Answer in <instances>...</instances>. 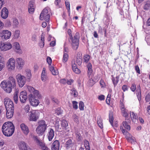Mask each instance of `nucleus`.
I'll return each mask as SVG.
<instances>
[{
    "label": "nucleus",
    "mask_w": 150,
    "mask_h": 150,
    "mask_svg": "<svg viewBox=\"0 0 150 150\" xmlns=\"http://www.w3.org/2000/svg\"><path fill=\"white\" fill-rule=\"evenodd\" d=\"M112 80L114 84L115 85L117 84L118 81H119L118 78L117 77L116 78H113L112 79Z\"/></svg>",
    "instance_id": "53"
},
{
    "label": "nucleus",
    "mask_w": 150,
    "mask_h": 150,
    "mask_svg": "<svg viewBox=\"0 0 150 150\" xmlns=\"http://www.w3.org/2000/svg\"><path fill=\"white\" fill-rule=\"evenodd\" d=\"M71 91V94L73 95L75 97H76L77 96L78 93L74 88L72 89Z\"/></svg>",
    "instance_id": "49"
},
{
    "label": "nucleus",
    "mask_w": 150,
    "mask_h": 150,
    "mask_svg": "<svg viewBox=\"0 0 150 150\" xmlns=\"http://www.w3.org/2000/svg\"><path fill=\"white\" fill-rule=\"evenodd\" d=\"M50 12L49 9L45 8L42 11L40 16V19L41 20H45L47 22L50 19Z\"/></svg>",
    "instance_id": "3"
},
{
    "label": "nucleus",
    "mask_w": 150,
    "mask_h": 150,
    "mask_svg": "<svg viewBox=\"0 0 150 150\" xmlns=\"http://www.w3.org/2000/svg\"><path fill=\"white\" fill-rule=\"evenodd\" d=\"M16 60L17 68L19 69H21L24 64V60L21 58H17L16 59Z\"/></svg>",
    "instance_id": "14"
},
{
    "label": "nucleus",
    "mask_w": 150,
    "mask_h": 150,
    "mask_svg": "<svg viewBox=\"0 0 150 150\" xmlns=\"http://www.w3.org/2000/svg\"><path fill=\"white\" fill-rule=\"evenodd\" d=\"M125 121H124L123 122L122 125H121L120 127L121 126H122L123 129L124 130L126 131L123 128V127L125 129H126L127 130L129 131L130 129V125L129 124V122H130V120L128 119H125ZM120 129L121 130V127L120 128Z\"/></svg>",
    "instance_id": "18"
},
{
    "label": "nucleus",
    "mask_w": 150,
    "mask_h": 150,
    "mask_svg": "<svg viewBox=\"0 0 150 150\" xmlns=\"http://www.w3.org/2000/svg\"><path fill=\"white\" fill-rule=\"evenodd\" d=\"M90 56L88 54H85L83 56V59L84 62L87 63L89 61Z\"/></svg>",
    "instance_id": "45"
},
{
    "label": "nucleus",
    "mask_w": 150,
    "mask_h": 150,
    "mask_svg": "<svg viewBox=\"0 0 150 150\" xmlns=\"http://www.w3.org/2000/svg\"><path fill=\"white\" fill-rule=\"evenodd\" d=\"M60 143L58 140H55L51 146V150H59Z\"/></svg>",
    "instance_id": "19"
},
{
    "label": "nucleus",
    "mask_w": 150,
    "mask_h": 150,
    "mask_svg": "<svg viewBox=\"0 0 150 150\" xmlns=\"http://www.w3.org/2000/svg\"><path fill=\"white\" fill-rule=\"evenodd\" d=\"M76 136L77 139H78V140H80L81 139V135L78 132L76 133Z\"/></svg>",
    "instance_id": "62"
},
{
    "label": "nucleus",
    "mask_w": 150,
    "mask_h": 150,
    "mask_svg": "<svg viewBox=\"0 0 150 150\" xmlns=\"http://www.w3.org/2000/svg\"><path fill=\"white\" fill-rule=\"evenodd\" d=\"M136 91L137 92V96L138 100L140 101L141 99L140 89L139 88Z\"/></svg>",
    "instance_id": "48"
},
{
    "label": "nucleus",
    "mask_w": 150,
    "mask_h": 150,
    "mask_svg": "<svg viewBox=\"0 0 150 150\" xmlns=\"http://www.w3.org/2000/svg\"><path fill=\"white\" fill-rule=\"evenodd\" d=\"M8 11L6 7H4L2 10L1 17L4 19L6 18L8 16Z\"/></svg>",
    "instance_id": "22"
},
{
    "label": "nucleus",
    "mask_w": 150,
    "mask_h": 150,
    "mask_svg": "<svg viewBox=\"0 0 150 150\" xmlns=\"http://www.w3.org/2000/svg\"><path fill=\"white\" fill-rule=\"evenodd\" d=\"M18 146L21 150H32L27 144L23 141L19 142Z\"/></svg>",
    "instance_id": "13"
},
{
    "label": "nucleus",
    "mask_w": 150,
    "mask_h": 150,
    "mask_svg": "<svg viewBox=\"0 0 150 150\" xmlns=\"http://www.w3.org/2000/svg\"><path fill=\"white\" fill-rule=\"evenodd\" d=\"M54 131L52 129H50L47 135V137L49 141L52 140L54 136Z\"/></svg>",
    "instance_id": "25"
},
{
    "label": "nucleus",
    "mask_w": 150,
    "mask_h": 150,
    "mask_svg": "<svg viewBox=\"0 0 150 150\" xmlns=\"http://www.w3.org/2000/svg\"><path fill=\"white\" fill-rule=\"evenodd\" d=\"M4 103L6 110H14V107L13 102L7 98L4 99Z\"/></svg>",
    "instance_id": "8"
},
{
    "label": "nucleus",
    "mask_w": 150,
    "mask_h": 150,
    "mask_svg": "<svg viewBox=\"0 0 150 150\" xmlns=\"http://www.w3.org/2000/svg\"><path fill=\"white\" fill-rule=\"evenodd\" d=\"M68 59V54L66 53H64L63 59H62V61L63 62L65 63L66 62Z\"/></svg>",
    "instance_id": "44"
},
{
    "label": "nucleus",
    "mask_w": 150,
    "mask_h": 150,
    "mask_svg": "<svg viewBox=\"0 0 150 150\" xmlns=\"http://www.w3.org/2000/svg\"><path fill=\"white\" fill-rule=\"evenodd\" d=\"M72 40V45L73 49L76 50L78 47L79 34L76 33L74 38H70Z\"/></svg>",
    "instance_id": "7"
},
{
    "label": "nucleus",
    "mask_w": 150,
    "mask_h": 150,
    "mask_svg": "<svg viewBox=\"0 0 150 150\" xmlns=\"http://www.w3.org/2000/svg\"><path fill=\"white\" fill-rule=\"evenodd\" d=\"M49 68L50 71H51L52 74L54 75H56L58 74V71L57 69H55L54 67L50 65Z\"/></svg>",
    "instance_id": "31"
},
{
    "label": "nucleus",
    "mask_w": 150,
    "mask_h": 150,
    "mask_svg": "<svg viewBox=\"0 0 150 150\" xmlns=\"http://www.w3.org/2000/svg\"><path fill=\"white\" fill-rule=\"evenodd\" d=\"M24 75L26 79L29 80L31 77L32 74L30 70L26 69L24 72Z\"/></svg>",
    "instance_id": "23"
},
{
    "label": "nucleus",
    "mask_w": 150,
    "mask_h": 150,
    "mask_svg": "<svg viewBox=\"0 0 150 150\" xmlns=\"http://www.w3.org/2000/svg\"><path fill=\"white\" fill-rule=\"evenodd\" d=\"M44 45V37L42 35L40 40L39 42V46L41 48H43Z\"/></svg>",
    "instance_id": "40"
},
{
    "label": "nucleus",
    "mask_w": 150,
    "mask_h": 150,
    "mask_svg": "<svg viewBox=\"0 0 150 150\" xmlns=\"http://www.w3.org/2000/svg\"><path fill=\"white\" fill-rule=\"evenodd\" d=\"M97 123L100 128H102L103 127L102 120L100 117L97 118Z\"/></svg>",
    "instance_id": "37"
},
{
    "label": "nucleus",
    "mask_w": 150,
    "mask_h": 150,
    "mask_svg": "<svg viewBox=\"0 0 150 150\" xmlns=\"http://www.w3.org/2000/svg\"><path fill=\"white\" fill-rule=\"evenodd\" d=\"M131 89L132 91H134L136 88V86L134 84H132L131 87Z\"/></svg>",
    "instance_id": "58"
},
{
    "label": "nucleus",
    "mask_w": 150,
    "mask_h": 150,
    "mask_svg": "<svg viewBox=\"0 0 150 150\" xmlns=\"http://www.w3.org/2000/svg\"><path fill=\"white\" fill-rule=\"evenodd\" d=\"M95 82L92 79H90L87 83V85L89 87H91L94 84Z\"/></svg>",
    "instance_id": "46"
},
{
    "label": "nucleus",
    "mask_w": 150,
    "mask_h": 150,
    "mask_svg": "<svg viewBox=\"0 0 150 150\" xmlns=\"http://www.w3.org/2000/svg\"><path fill=\"white\" fill-rule=\"evenodd\" d=\"M6 117L7 118H12L13 115L14 110H6Z\"/></svg>",
    "instance_id": "30"
},
{
    "label": "nucleus",
    "mask_w": 150,
    "mask_h": 150,
    "mask_svg": "<svg viewBox=\"0 0 150 150\" xmlns=\"http://www.w3.org/2000/svg\"><path fill=\"white\" fill-rule=\"evenodd\" d=\"M150 7V1H148L145 2V4L144 6V10H148Z\"/></svg>",
    "instance_id": "38"
},
{
    "label": "nucleus",
    "mask_w": 150,
    "mask_h": 150,
    "mask_svg": "<svg viewBox=\"0 0 150 150\" xmlns=\"http://www.w3.org/2000/svg\"><path fill=\"white\" fill-rule=\"evenodd\" d=\"M60 82L62 83L65 84L67 83V80L65 79H62L60 80Z\"/></svg>",
    "instance_id": "64"
},
{
    "label": "nucleus",
    "mask_w": 150,
    "mask_h": 150,
    "mask_svg": "<svg viewBox=\"0 0 150 150\" xmlns=\"http://www.w3.org/2000/svg\"><path fill=\"white\" fill-rule=\"evenodd\" d=\"M1 88L6 92L11 93L13 88H16V81L12 76H10L8 81L4 80L0 83Z\"/></svg>",
    "instance_id": "1"
},
{
    "label": "nucleus",
    "mask_w": 150,
    "mask_h": 150,
    "mask_svg": "<svg viewBox=\"0 0 150 150\" xmlns=\"http://www.w3.org/2000/svg\"><path fill=\"white\" fill-rule=\"evenodd\" d=\"M121 129L123 134L125 135L126 139L129 142L132 143L135 142L136 140L135 138L132 137V135L128 133L127 131L123 129L122 126L121 127Z\"/></svg>",
    "instance_id": "6"
},
{
    "label": "nucleus",
    "mask_w": 150,
    "mask_h": 150,
    "mask_svg": "<svg viewBox=\"0 0 150 150\" xmlns=\"http://www.w3.org/2000/svg\"><path fill=\"white\" fill-rule=\"evenodd\" d=\"M72 66L73 71L75 73L77 74H79L81 73L80 70L77 68L76 65L75 63V62H72Z\"/></svg>",
    "instance_id": "26"
},
{
    "label": "nucleus",
    "mask_w": 150,
    "mask_h": 150,
    "mask_svg": "<svg viewBox=\"0 0 150 150\" xmlns=\"http://www.w3.org/2000/svg\"><path fill=\"white\" fill-rule=\"evenodd\" d=\"M73 145L72 141L70 139L68 140L65 143V146L67 149L71 147Z\"/></svg>",
    "instance_id": "35"
},
{
    "label": "nucleus",
    "mask_w": 150,
    "mask_h": 150,
    "mask_svg": "<svg viewBox=\"0 0 150 150\" xmlns=\"http://www.w3.org/2000/svg\"><path fill=\"white\" fill-rule=\"evenodd\" d=\"M5 67V61L4 59L1 56L0 53V71L2 70Z\"/></svg>",
    "instance_id": "27"
},
{
    "label": "nucleus",
    "mask_w": 150,
    "mask_h": 150,
    "mask_svg": "<svg viewBox=\"0 0 150 150\" xmlns=\"http://www.w3.org/2000/svg\"><path fill=\"white\" fill-rule=\"evenodd\" d=\"M13 47L16 52L19 54H22L23 53L22 50L21 49L19 43L17 42H14L13 45Z\"/></svg>",
    "instance_id": "16"
},
{
    "label": "nucleus",
    "mask_w": 150,
    "mask_h": 150,
    "mask_svg": "<svg viewBox=\"0 0 150 150\" xmlns=\"http://www.w3.org/2000/svg\"><path fill=\"white\" fill-rule=\"evenodd\" d=\"M47 61L48 64L50 65L52 63V59L50 57H48L47 59Z\"/></svg>",
    "instance_id": "59"
},
{
    "label": "nucleus",
    "mask_w": 150,
    "mask_h": 150,
    "mask_svg": "<svg viewBox=\"0 0 150 150\" xmlns=\"http://www.w3.org/2000/svg\"><path fill=\"white\" fill-rule=\"evenodd\" d=\"M62 112V110L60 108H58L55 110V113L58 115L61 114Z\"/></svg>",
    "instance_id": "52"
},
{
    "label": "nucleus",
    "mask_w": 150,
    "mask_h": 150,
    "mask_svg": "<svg viewBox=\"0 0 150 150\" xmlns=\"http://www.w3.org/2000/svg\"><path fill=\"white\" fill-rule=\"evenodd\" d=\"M13 22L14 25L16 27H17L18 25V20L16 18L13 19Z\"/></svg>",
    "instance_id": "56"
},
{
    "label": "nucleus",
    "mask_w": 150,
    "mask_h": 150,
    "mask_svg": "<svg viewBox=\"0 0 150 150\" xmlns=\"http://www.w3.org/2000/svg\"><path fill=\"white\" fill-rule=\"evenodd\" d=\"M38 126L42 127L43 128L46 129L47 125L46 124L45 122V121L43 120H40L38 122Z\"/></svg>",
    "instance_id": "32"
},
{
    "label": "nucleus",
    "mask_w": 150,
    "mask_h": 150,
    "mask_svg": "<svg viewBox=\"0 0 150 150\" xmlns=\"http://www.w3.org/2000/svg\"><path fill=\"white\" fill-rule=\"evenodd\" d=\"M130 115L133 122L134 123L136 122L137 120V117L135 114L133 112H131L130 113Z\"/></svg>",
    "instance_id": "33"
},
{
    "label": "nucleus",
    "mask_w": 150,
    "mask_h": 150,
    "mask_svg": "<svg viewBox=\"0 0 150 150\" xmlns=\"http://www.w3.org/2000/svg\"><path fill=\"white\" fill-rule=\"evenodd\" d=\"M30 107L28 105H26L24 107V109L25 111L26 112H28L30 110Z\"/></svg>",
    "instance_id": "54"
},
{
    "label": "nucleus",
    "mask_w": 150,
    "mask_h": 150,
    "mask_svg": "<svg viewBox=\"0 0 150 150\" xmlns=\"http://www.w3.org/2000/svg\"><path fill=\"white\" fill-rule=\"evenodd\" d=\"M16 79L19 87H22L25 84L26 79L25 76L18 74L16 76Z\"/></svg>",
    "instance_id": "4"
},
{
    "label": "nucleus",
    "mask_w": 150,
    "mask_h": 150,
    "mask_svg": "<svg viewBox=\"0 0 150 150\" xmlns=\"http://www.w3.org/2000/svg\"><path fill=\"white\" fill-rule=\"evenodd\" d=\"M72 103L73 104V108L76 110L78 108L77 102L75 101H73L72 102Z\"/></svg>",
    "instance_id": "50"
},
{
    "label": "nucleus",
    "mask_w": 150,
    "mask_h": 150,
    "mask_svg": "<svg viewBox=\"0 0 150 150\" xmlns=\"http://www.w3.org/2000/svg\"><path fill=\"white\" fill-rule=\"evenodd\" d=\"M35 140H36V141L38 143V144L40 147L43 150H48V148L46 146L45 144L40 142L37 139L36 136L34 137Z\"/></svg>",
    "instance_id": "24"
},
{
    "label": "nucleus",
    "mask_w": 150,
    "mask_h": 150,
    "mask_svg": "<svg viewBox=\"0 0 150 150\" xmlns=\"http://www.w3.org/2000/svg\"><path fill=\"white\" fill-rule=\"evenodd\" d=\"M135 70L139 74H140V70L139 67L138 65H136L135 67Z\"/></svg>",
    "instance_id": "63"
},
{
    "label": "nucleus",
    "mask_w": 150,
    "mask_h": 150,
    "mask_svg": "<svg viewBox=\"0 0 150 150\" xmlns=\"http://www.w3.org/2000/svg\"><path fill=\"white\" fill-rule=\"evenodd\" d=\"M18 90L16 89L15 92L13 94V99L15 102L17 103L18 101Z\"/></svg>",
    "instance_id": "34"
},
{
    "label": "nucleus",
    "mask_w": 150,
    "mask_h": 150,
    "mask_svg": "<svg viewBox=\"0 0 150 150\" xmlns=\"http://www.w3.org/2000/svg\"><path fill=\"white\" fill-rule=\"evenodd\" d=\"M39 114V112L36 110H33L30 112L28 114L29 120L30 121H36L38 118Z\"/></svg>",
    "instance_id": "5"
},
{
    "label": "nucleus",
    "mask_w": 150,
    "mask_h": 150,
    "mask_svg": "<svg viewBox=\"0 0 150 150\" xmlns=\"http://www.w3.org/2000/svg\"><path fill=\"white\" fill-rule=\"evenodd\" d=\"M14 38L15 39H18L20 37V32L19 30H16L13 33Z\"/></svg>",
    "instance_id": "36"
},
{
    "label": "nucleus",
    "mask_w": 150,
    "mask_h": 150,
    "mask_svg": "<svg viewBox=\"0 0 150 150\" xmlns=\"http://www.w3.org/2000/svg\"><path fill=\"white\" fill-rule=\"evenodd\" d=\"M20 127L23 133L27 135L29 133V130L27 126L23 123L21 124L20 125Z\"/></svg>",
    "instance_id": "21"
},
{
    "label": "nucleus",
    "mask_w": 150,
    "mask_h": 150,
    "mask_svg": "<svg viewBox=\"0 0 150 150\" xmlns=\"http://www.w3.org/2000/svg\"><path fill=\"white\" fill-rule=\"evenodd\" d=\"M27 88L29 91L31 93V94H33V96H37V97L39 98L40 97L39 92L38 90H35L33 87L30 86H28Z\"/></svg>",
    "instance_id": "17"
},
{
    "label": "nucleus",
    "mask_w": 150,
    "mask_h": 150,
    "mask_svg": "<svg viewBox=\"0 0 150 150\" xmlns=\"http://www.w3.org/2000/svg\"><path fill=\"white\" fill-rule=\"evenodd\" d=\"M145 100L147 102H149L150 100V94H148L146 95L145 97Z\"/></svg>",
    "instance_id": "60"
},
{
    "label": "nucleus",
    "mask_w": 150,
    "mask_h": 150,
    "mask_svg": "<svg viewBox=\"0 0 150 150\" xmlns=\"http://www.w3.org/2000/svg\"><path fill=\"white\" fill-rule=\"evenodd\" d=\"M2 131L5 136L7 137L11 136L14 132V125L11 122H5L2 127Z\"/></svg>",
    "instance_id": "2"
},
{
    "label": "nucleus",
    "mask_w": 150,
    "mask_h": 150,
    "mask_svg": "<svg viewBox=\"0 0 150 150\" xmlns=\"http://www.w3.org/2000/svg\"><path fill=\"white\" fill-rule=\"evenodd\" d=\"M84 105L83 102L82 101L80 102L79 104V108L81 110H84Z\"/></svg>",
    "instance_id": "47"
},
{
    "label": "nucleus",
    "mask_w": 150,
    "mask_h": 150,
    "mask_svg": "<svg viewBox=\"0 0 150 150\" xmlns=\"http://www.w3.org/2000/svg\"><path fill=\"white\" fill-rule=\"evenodd\" d=\"M36 97L33 94H30L29 96V101L30 104L33 106H37L39 103V101L36 98Z\"/></svg>",
    "instance_id": "11"
},
{
    "label": "nucleus",
    "mask_w": 150,
    "mask_h": 150,
    "mask_svg": "<svg viewBox=\"0 0 150 150\" xmlns=\"http://www.w3.org/2000/svg\"><path fill=\"white\" fill-rule=\"evenodd\" d=\"M41 79L42 81L43 82L45 81L48 79V77L46 73H42L41 76Z\"/></svg>",
    "instance_id": "41"
},
{
    "label": "nucleus",
    "mask_w": 150,
    "mask_h": 150,
    "mask_svg": "<svg viewBox=\"0 0 150 150\" xmlns=\"http://www.w3.org/2000/svg\"><path fill=\"white\" fill-rule=\"evenodd\" d=\"M12 47L11 44L9 42L0 43V49L2 51H6L11 49Z\"/></svg>",
    "instance_id": "10"
},
{
    "label": "nucleus",
    "mask_w": 150,
    "mask_h": 150,
    "mask_svg": "<svg viewBox=\"0 0 150 150\" xmlns=\"http://www.w3.org/2000/svg\"><path fill=\"white\" fill-rule=\"evenodd\" d=\"M87 68L88 69V76H90L92 72V65L91 63H89L87 65Z\"/></svg>",
    "instance_id": "39"
},
{
    "label": "nucleus",
    "mask_w": 150,
    "mask_h": 150,
    "mask_svg": "<svg viewBox=\"0 0 150 150\" xmlns=\"http://www.w3.org/2000/svg\"><path fill=\"white\" fill-rule=\"evenodd\" d=\"M11 36V32L7 30H3L0 33V36L3 39H8L10 38Z\"/></svg>",
    "instance_id": "12"
},
{
    "label": "nucleus",
    "mask_w": 150,
    "mask_h": 150,
    "mask_svg": "<svg viewBox=\"0 0 150 150\" xmlns=\"http://www.w3.org/2000/svg\"><path fill=\"white\" fill-rule=\"evenodd\" d=\"M28 11L30 13H33L34 11V7H28Z\"/></svg>",
    "instance_id": "61"
},
{
    "label": "nucleus",
    "mask_w": 150,
    "mask_h": 150,
    "mask_svg": "<svg viewBox=\"0 0 150 150\" xmlns=\"http://www.w3.org/2000/svg\"><path fill=\"white\" fill-rule=\"evenodd\" d=\"M8 69L9 71L14 70L15 67V60L13 58H10L6 64Z\"/></svg>",
    "instance_id": "9"
},
{
    "label": "nucleus",
    "mask_w": 150,
    "mask_h": 150,
    "mask_svg": "<svg viewBox=\"0 0 150 150\" xmlns=\"http://www.w3.org/2000/svg\"><path fill=\"white\" fill-rule=\"evenodd\" d=\"M61 125L62 127L65 128L68 125V123L67 121L64 119L62 120L61 121Z\"/></svg>",
    "instance_id": "43"
},
{
    "label": "nucleus",
    "mask_w": 150,
    "mask_h": 150,
    "mask_svg": "<svg viewBox=\"0 0 150 150\" xmlns=\"http://www.w3.org/2000/svg\"><path fill=\"white\" fill-rule=\"evenodd\" d=\"M65 4L66 7L67 8L68 11V12H70V4L69 1H65Z\"/></svg>",
    "instance_id": "51"
},
{
    "label": "nucleus",
    "mask_w": 150,
    "mask_h": 150,
    "mask_svg": "<svg viewBox=\"0 0 150 150\" xmlns=\"http://www.w3.org/2000/svg\"><path fill=\"white\" fill-rule=\"evenodd\" d=\"M73 118L74 121L76 123L79 122L78 117L76 115H74L73 116Z\"/></svg>",
    "instance_id": "55"
},
{
    "label": "nucleus",
    "mask_w": 150,
    "mask_h": 150,
    "mask_svg": "<svg viewBox=\"0 0 150 150\" xmlns=\"http://www.w3.org/2000/svg\"><path fill=\"white\" fill-rule=\"evenodd\" d=\"M45 130L46 129L38 126L36 129V131L37 134L39 135H42L43 134Z\"/></svg>",
    "instance_id": "29"
},
{
    "label": "nucleus",
    "mask_w": 150,
    "mask_h": 150,
    "mask_svg": "<svg viewBox=\"0 0 150 150\" xmlns=\"http://www.w3.org/2000/svg\"><path fill=\"white\" fill-rule=\"evenodd\" d=\"M113 120V117L112 115V113H110L109 115V121L111 125L115 127H117L118 126V123L117 122H116L114 123V125H113L112 122Z\"/></svg>",
    "instance_id": "28"
},
{
    "label": "nucleus",
    "mask_w": 150,
    "mask_h": 150,
    "mask_svg": "<svg viewBox=\"0 0 150 150\" xmlns=\"http://www.w3.org/2000/svg\"><path fill=\"white\" fill-rule=\"evenodd\" d=\"M123 115L125 117H126L128 115V114L127 112V110L126 109H124V110H121Z\"/></svg>",
    "instance_id": "57"
},
{
    "label": "nucleus",
    "mask_w": 150,
    "mask_h": 150,
    "mask_svg": "<svg viewBox=\"0 0 150 150\" xmlns=\"http://www.w3.org/2000/svg\"><path fill=\"white\" fill-rule=\"evenodd\" d=\"M27 93L24 91H22L20 93L19 98L21 103H24L25 102L27 98Z\"/></svg>",
    "instance_id": "15"
},
{
    "label": "nucleus",
    "mask_w": 150,
    "mask_h": 150,
    "mask_svg": "<svg viewBox=\"0 0 150 150\" xmlns=\"http://www.w3.org/2000/svg\"><path fill=\"white\" fill-rule=\"evenodd\" d=\"M84 144L86 150H90L89 143L88 141L86 140H84Z\"/></svg>",
    "instance_id": "42"
},
{
    "label": "nucleus",
    "mask_w": 150,
    "mask_h": 150,
    "mask_svg": "<svg viewBox=\"0 0 150 150\" xmlns=\"http://www.w3.org/2000/svg\"><path fill=\"white\" fill-rule=\"evenodd\" d=\"M82 53L81 52H79L77 53L76 58V63L79 65H80L82 62Z\"/></svg>",
    "instance_id": "20"
}]
</instances>
